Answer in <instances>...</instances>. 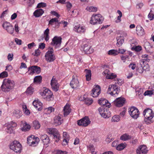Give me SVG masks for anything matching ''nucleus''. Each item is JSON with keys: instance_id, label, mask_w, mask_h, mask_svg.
Instances as JSON below:
<instances>
[{"instance_id": "obj_45", "label": "nucleus", "mask_w": 154, "mask_h": 154, "mask_svg": "<svg viewBox=\"0 0 154 154\" xmlns=\"http://www.w3.org/2000/svg\"><path fill=\"white\" fill-rule=\"evenodd\" d=\"M42 77L40 75L35 76L34 79V82L39 83L41 82Z\"/></svg>"}, {"instance_id": "obj_36", "label": "nucleus", "mask_w": 154, "mask_h": 154, "mask_svg": "<svg viewBox=\"0 0 154 154\" xmlns=\"http://www.w3.org/2000/svg\"><path fill=\"white\" fill-rule=\"evenodd\" d=\"M30 128V126L26 122L23 124V126L21 128V130L23 131H28Z\"/></svg>"}, {"instance_id": "obj_25", "label": "nucleus", "mask_w": 154, "mask_h": 154, "mask_svg": "<svg viewBox=\"0 0 154 154\" xmlns=\"http://www.w3.org/2000/svg\"><path fill=\"white\" fill-rule=\"evenodd\" d=\"M74 30L77 32L81 33L84 32L85 31V27L83 26H81L80 25H78L74 28Z\"/></svg>"}, {"instance_id": "obj_27", "label": "nucleus", "mask_w": 154, "mask_h": 154, "mask_svg": "<svg viewBox=\"0 0 154 154\" xmlns=\"http://www.w3.org/2000/svg\"><path fill=\"white\" fill-rule=\"evenodd\" d=\"M63 111L64 116H66L69 114L71 111V109L69 104H66V105L63 109Z\"/></svg>"}, {"instance_id": "obj_44", "label": "nucleus", "mask_w": 154, "mask_h": 154, "mask_svg": "<svg viewBox=\"0 0 154 154\" xmlns=\"http://www.w3.org/2000/svg\"><path fill=\"white\" fill-rule=\"evenodd\" d=\"M125 147V145L123 143L119 144L116 147V149L118 150H121Z\"/></svg>"}, {"instance_id": "obj_59", "label": "nucleus", "mask_w": 154, "mask_h": 154, "mask_svg": "<svg viewBox=\"0 0 154 154\" xmlns=\"http://www.w3.org/2000/svg\"><path fill=\"white\" fill-rule=\"evenodd\" d=\"M28 71H30L29 74L32 75L35 73L34 71L33 70H34L33 68H32L31 66L28 67Z\"/></svg>"}, {"instance_id": "obj_28", "label": "nucleus", "mask_w": 154, "mask_h": 154, "mask_svg": "<svg viewBox=\"0 0 154 154\" xmlns=\"http://www.w3.org/2000/svg\"><path fill=\"white\" fill-rule=\"evenodd\" d=\"M137 34L139 36H142L145 34L144 29L140 25H138L136 27Z\"/></svg>"}, {"instance_id": "obj_54", "label": "nucleus", "mask_w": 154, "mask_h": 154, "mask_svg": "<svg viewBox=\"0 0 154 154\" xmlns=\"http://www.w3.org/2000/svg\"><path fill=\"white\" fill-rule=\"evenodd\" d=\"M8 72L6 71H4L0 74V78H4L8 76Z\"/></svg>"}, {"instance_id": "obj_23", "label": "nucleus", "mask_w": 154, "mask_h": 154, "mask_svg": "<svg viewBox=\"0 0 154 154\" xmlns=\"http://www.w3.org/2000/svg\"><path fill=\"white\" fill-rule=\"evenodd\" d=\"M62 121L63 119L60 115L56 116L54 118V125L55 126L60 125L62 123Z\"/></svg>"}, {"instance_id": "obj_3", "label": "nucleus", "mask_w": 154, "mask_h": 154, "mask_svg": "<svg viewBox=\"0 0 154 154\" xmlns=\"http://www.w3.org/2000/svg\"><path fill=\"white\" fill-rule=\"evenodd\" d=\"M120 91V89L116 85H109L107 93L111 95L116 97Z\"/></svg>"}, {"instance_id": "obj_31", "label": "nucleus", "mask_w": 154, "mask_h": 154, "mask_svg": "<svg viewBox=\"0 0 154 154\" xmlns=\"http://www.w3.org/2000/svg\"><path fill=\"white\" fill-rule=\"evenodd\" d=\"M12 116L17 118H19L22 116V112L18 109L15 110L13 112Z\"/></svg>"}, {"instance_id": "obj_22", "label": "nucleus", "mask_w": 154, "mask_h": 154, "mask_svg": "<svg viewBox=\"0 0 154 154\" xmlns=\"http://www.w3.org/2000/svg\"><path fill=\"white\" fill-rule=\"evenodd\" d=\"M98 103L101 105L105 106L108 108L110 107L111 104L108 101L105 99H101L98 100Z\"/></svg>"}, {"instance_id": "obj_53", "label": "nucleus", "mask_w": 154, "mask_h": 154, "mask_svg": "<svg viewBox=\"0 0 154 154\" xmlns=\"http://www.w3.org/2000/svg\"><path fill=\"white\" fill-rule=\"evenodd\" d=\"M152 94H153L154 95V90H152L151 91H147L144 93L143 95L144 96H146Z\"/></svg>"}, {"instance_id": "obj_61", "label": "nucleus", "mask_w": 154, "mask_h": 154, "mask_svg": "<svg viewBox=\"0 0 154 154\" xmlns=\"http://www.w3.org/2000/svg\"><path fill=\"white\" fill-rule=\"evenodd\" d=\"M13 59V54H9L8 56V59L9 61H11Z\"/></svg>"}, {"instance_id": "obj_26", "label": "nucleus", "mask_w": 154, "mask_h": 154, "mask_svg": "<svg viewBox=\"0 0 154 154\" xmlns=\"http://www.w3.org/2000/svg\"><path fill=\"white\" fill-rule=\"evenodd\" d=\"M40 139L44 145H47L50 143V139L47 135L44 134L41 135Z\"/></svg>"}, {"instance_id": "obj_5", "label": "nucleus", "mask_w": 154, "mask_h": 154, "mask_svg": "<svg viewBox=\"0 0 154 154\" xmlns=\"http://www.w3.org/2000/svg\"><path fill=\"white\" fill-rule=\"evenodd\" d=\"M40 94L47 100L49 101L53 99V93L48 88L45 89Z\"/></svg>"}, {"instance_id": "obj_63", "label": "nucleus", "mask_w": 154, "mask_h": 154, "mask_svg": "<svg viewBox=\"0 0 154 154\" xmlns=\"http://www.w3.org/2000/svg\"><path fill=\"white\" fill-rule=\"evenodd\" d=\"M136 66V65L135 64L130 63L129 66L130 68H131L133 70H134Z\"/></svg>"}, {"instance_id": "obj_29", "label": "nucleus", "mask_w": 154, "mask_h": 154, "mask_svg": "<svg viewBox=\"0 0 154 154\" xmlns=\"http://www.w3.org/2000/svg\"><path fill=\"white\" fill-rule=\"evenodd\" d=\"M10 126L7 128L6 132L7 133L11 134L14 132L13 128L16 126V124L15 122H11L10 124Z\"/></svg>"}, {"instance_id": "obj_42", "label": "nucleus", "mask_w": 154, "mask_h": 154, "mask_svg": "<svg viewBox=\"0 0 154 154\" xmlns=\"http://www.w3.org/2000/svg\"><path fill=\"white\" fill-rule=\"evenodd\" d=\"M32 68H33L34 71V72L38 74L41 72V68L40 67H38L36 66H31Z\"/></svg>"}, {"instance_id": "obj_20", "label": "nucleus", "mask_w": 154, "mask_h": 154, "mask_svg": "<svg viewBox=\"0 0 154 154\" xmlns=\"http://www.w3.org/2000/svg\"><path fill=\"white\" fill-rule=\"evenodd\" d=\"M70 85L72 88H77L79 87V82L77 77L75 78L72 77V79L71 81Z\"/></svg>"}, {"instance_id": "obj_17", "label": "nucleus", "mask_w": 154, "mask_h": 154, "mask_svg": "<svg viewBox=\"0 0 154 154\" xmlns=\"http://www.w3.org/2000/svg\"><path fill=\"white\" fill-rule=\"evenodd\" d=\"M91 92V94L93 97H97L101 92L100 86L98 85H97L93 88Z\"/></svg>"}, {"instance_id": "obj_19", "label": "nucleus", "mask_w": 154, "mask_h": 154, "mask_svg": "<svg viewBox=\"0 0 154 154\" xmlns=\"http://www.w3.org/2000/svg\"><path fill=\"white\" fill-rule=\"evenodd\" d=\"M82 48L84 52L86 54H90L93 53L94 51L93 49L91 48V46L89 44H85L82 46Z\"/></svg>"}, {"instance_id": "obj_34", "label": "nucleus", "mask_w": 154, "mask_h": 154, "mask_svg": "<svg viewBox=\"0 0 154 154\" xmlns=\"http://www.w3.org/2000/svg\"><path fill=\"white\" fill-rule=\"evenodd\" d=\"M86 73L85 76L86 79L87 81H89L91 79V72L90 70L85 69V70Z\"/></svg>"}, {"instance_id": "obj_6", "label": "nucleus", "mask_w": 154, "mask_h": 154, "mask_svg": "<svg viewBox=\"0 0 154 154\" xmlns=\"http://www.w3.org/2000/svg\"><path fill=\"white\" fill-rule=\"evenodd\" d=\"M103 18L100 14H93L90 21V23L93 25L100 24L102 23Z\"/></svg>"}, {"instance_id": "obj_10", "label": "nucleus", "mask_w": 154, "mask_h": 154, "mask_svg": "<svg viewBox=\"0 0 154 154\" xmlns=\"http://www.w3.org/2000/svg\"><path fill=\"white\" fill-rule=\"evenodd\" d=\"M100 115L103 118H106L111 116L110 112L108 109H105L104 106H101L98 109Z\"/></svg>"}, {"instance_id": "obj_8", "label": "nucleus", "mask_w": 154, "mask_h": 154, "mask_svg": "<svg viewBox=\"0 0 154 154\" xmlns=\"http://www.w3.org/2000/svg\"><path fill=\"white\" fill-rule=\"evenodd\" d=\"M39 140L38 137H35L33 135H32L27 138V143L30 146H36L38 144Z\"/></svg>"}, {"instance_id": "obj_47", "label": "nucleus", "mask_w": 154, "mask_h": 154, "mask_svg": "<svg viewBox=\"0 0 154 154\" xmlns=\"http://www.w3.org/2000/svg\"><path fill=\"white\" fill-rule=\"evenodd\" d=\"M34 91V89L32 87H29L27 89L26 92L29 95L32 94Z\"/></svg>"}, {"instance_id": "obj_60", "label": "nucleus", "mask_w": 154, "mask_h": 154, "mask_svg": "<svg viewBox=\"0 0 154 154\" xmlns=\"http://www.w3.org/2000/svg\"><path fill=\"white\" fill-rule=\"evenodd\" d=\"M15 41L17 45H21L22 43V40L18 38H16L15 39Z\"/></svg>"}, {"instance_id": "obj_9", "label": "nucleus", "mask_w": 154, "mask_h": 154, "mask_svg": "<svg viewBox=\"0 0 154 154\" xmlns=\"http://www.w3.org/2000/svg\"><path fill=\"white\" fill-rule=\"evenodd\" d=\"M138 72L142 73L143 70L148 71L149 70V65L146 63L144 60H141L140 61V64L138 68Z\"/></svg>"}, {"instance_id": "obj_43", "label": "nucleus", "mask_w": 154, "mask_h": 154, "mask_svg": "<svg viewBox=\"0 0 154 154\" xmlns=\"http://www.w3.org/2000/svg\"><path fill=\"white\" fill-rule=\"evenodd\" d=\"M33 127L35 129H38L40 128V125L38 121H35L33 122Z\"/></svg>"}, {"instance_id": "obj_48", "label": "nucleus", "mask_w": 154, "mask_h": 154, "mask_svg": "<svg viewBox=\"0 0 154 154\" xmlns=\"http://www.w3.org/2000/svg\"><path fill=\"white\" fill-rule=\"evenodd\" d=\"M88 149L91 151L92 154H96V152L94 151V146L92 145H90L88 147Z\"/></svg>"}, {"instance_id": "obj_57", "label": "nucleus", "mask_w": 154, "mask_h": 154, "mask_svg": "<svg viewBox=\"0 0 154 154\" xmlns=\"http://www.w3.org/2000/svg\"><path fill=\"white\" fill-rule=\"evenodd\" d=\"M41 52L39 49L36 50L35 51V53H33L32 54L35 56H38L40 54Z\"/></svg>"}, {"instance_id": "obj_16", "label": "nucleus", "mask_w": 154, "mask_h": 154, "mask_svg": "<svg viewBox=\"0 0 154 154\" xmlns=\"http://www.w3.org/2000/svg\"><path fill=\"white\" fill-rule=\"evenodd\" d=\"M125 99L123 97H118L114 101V104L116 106L120 107L122 106L125 103Z\"/></svg>"}, {"instance_id": "obj_1", "label": "nucleus", "mask_w": 154, "mask_h": 154, "mask_svg": "<svg viewBox=\"0 0 154 154\" xmlns=\"http://www.w3.org/2000/svg\"><path fill=\"white\" fill-rule=\"evenodd\" d=\"M15 83L13 80L9 79H5L3 81L1 88L3 91L8 92L12 89Z\"/></svg>"}, {"instance_id": "obj_13", "label": "nucleus", "mask_w": 154, "mask_h": 154, "mask_svg": "<svg viewBox=\"0 0 154 154\" xmlns=\"http://www.w3.org/2000/svg\"><path fill=\"white\" fill-rule=\"evenodd\" d=\"M61 40L62 38L60 37L54 36L52 39L51 45L55 48L59 49L61 45Z\"/></svg>"}, {"instance_id": "obj_32", "label": "nucleus", "mask_w": 154, "mask_h": 154, "mask_svg": "<svg viewBox=\"0 0 154 154\" xmlns=\"http://www.w3.org/2000/svg\"><path fill=\"white\" fill-rule=\"evenodd\" d=\"M117 43L116 45L118 47H120L121 46L124 42V39L122 36L117 37L116 38Z\"/></svg>"}, {"instance_id": "obj_15", "label": "nucleus", "mask_w": 154, "mask_h": 154, "mask_svg": "<svg viewBox=\"0 0 154 154\" xmlns=\"http://www.w3.org/2000/svg\"><path fill=\"white\" fill-rule=\"evenodd\" d=\"M90 123L91 121L88 116H85L78 121V125L84 127L88 126Z\"/></svg>"}, {"instance_id": "obj_56", "label": "nucleus", "mask_w": 154, "mask_h": 154, "mask_svg": "<svg viewBox=\"0 0 154 154\" xmlns=\"http://www.w3.org/2000/svg\"><path fill=\"white\" fill-rule=\"evenodd\" d=\"M46 6V3L43 2H41L38 3V4L37 7L38 8L44 7H45Z\"/></svg>"}, {"instance_id": "obj_39", "label": "nucleus", "mask_w": 154, "mask_h": 154, "mask_svg": "<svg viewBox=\"0 0 154 154\" xmlns=\"http://www.w3.org/2000/svg\"><path fill=\"white\" fill-rule=\"evenodd\" d=\"M108 54L113 56H116L119 54L118 51L116 50H111L108 52Z\"/></svg>"}, {"instance_id": "obj_52", "label": "nucleus", "mask_w": 154, "mask_h": 154, "mask_svg": "<svg viewBox=\"0 0 154 154\" xmlns=\"http://www.w3.org/2000/svg\"><path fill=\"white\" fill-rule=\"evenodd\" d=\"M54 108L52 107H50L45 109V110L47 111L48 114H50L52 112H54Z\"/></svg>"}, {"instance_id": "obj_49", "label": "nucleus", "mask_w": 154, "mask_h": 154, "mask_svg": "<svg viewBox=\"0 0 154 154\" xmlns=\"http://www.w3.org/2000/svg\"><path fill=\"white\" fill-rule=\"evenodd\" d=\"M24 1L29 7L31 6L34 3V0H24Z\"/></svg>"}, {"instance_id": "obj_51", "label": "nucleus", "mask_w": 154, "mask_h": 154, "mask_svg": "<svg viewBox=\"0 0 154 154\" xmlns=\"http://www.w3.org/2000/svg\"><path fill=\"white\" fill-rule=\"evenodd\" d=\"M142 57L143 58H144V59H142V60H144L145 62H149L150 60V59L149 58V56L147 54H145L143 55Z\"/></svg>"}, {"instance_id": "obj_35", "label": "nucleus", "mask_w": 154, "mask_h": 154, "mask_svg": "<svg viewBox=\"0 0 154 154\" xmlns=\"http://www.w3.org/2000/svg\"><path fill=\"white\" fill-rule=\"evenodd\" d=\"M49 29L47 28L44 32V34L45 37V40L46 41H48L49 39Z\"/></svg>"}, {"instance_id": "obj_18", "label": "nucleus", "mask_w": 154, "mask_h": 154, "mask_svg": "<svg viewBox=\"0 0 154 154\" xmlns=\"http://www.w3.org/2000/svg\"><path fill=\"white\" fill-rule=\"evenodd\" d=\"M51 85L53 90L55 91H58L59 85L57 82V80L55 79L54 76L51 80Z\"/></svg>"}, {"instance_id": "obj_37", "label": "nucleus", "mask_w": 154, "mask_h": 154, "mask_svg": "<svg viewBox=\"0 0 154 154\" xmlns=\"http://www.w3.org/2000/svg\"><path fill=\"white\" fill-rule=\"evenodd\" d=\"M131 138V137L130 136L126 134L121 136L120 137V139L122 140L126 141L130 139Z\"/></svg>"}, {"instance_id": "obj_64", "label": "nucleus", "mask_w": 154, "mask_h": 154, "mask_svg": "<svg viewBox=\"0 0 154 154\" xmlns=\"http://www.w3.org/2000/svg\"><path fill=\"white\" fill-rule=\"evenodd\" d=\"M56 154H66V151L58 150L57 151Z\"/></svg>"}, {"instance_id": "obj_41", "label": "nucleus", "mask_w": 154, "mask_h": 154, "mask_svg": "<svg viewBox=\"0 0 154 154\" xmlns=\"http://www.w3.org/2000/svg\"><path fill=\"white\" fill-rule=\"evenodd\" d=\"M86 10L89 12H96L97 10V8L93 6L88 7L86 8Z\"/></svg>"}, {"instance_id": "obj_33", "label": "nucleus", "mask_w": 154, "mask_h": 154, "mask_svg": "<svg viewBox=\"0 0 154 154\" xmlns=\"http://www.w3.org/2000/svg\"><path fill=\"white\" fill-rule=\"evenodd\" d=\"M44 11L42 9H39L36 10L33 13L34 16L36 17H38L41 16L44 13Z\"/></svg>"}, {"instance_id": "obj_30", "label": "nucleus", "mask_w": 154, "mask_h": 154, "mask_svg": "<svg viewBox=\"0 0 154 154\" xmlns=\"http://www.w3.org/2000/svg\"><path fill=\"white\" fill-rule=\"evenodd\" d=\"M108 70H105L103 72L106 75V78L107 79H112L116 77V75L113 73H108Z\"/></svg>"}, {"instance_id": "obj_21", "label": "nucleus", "mask_w": 154, "mask_h": 154, "mask_svg": "<svg viewBox=\"0 0 154 154\" xmlns=\"http://www.w3.org/2000/svg\"><path fill=\"white\" fill-rule=\"evenodd\" d=\"M148 151L146 146L144 145L140 146L136 150L137 154H146Z\"/></svg>"}, {"instance_id": "obj_62", "label": "nucleus", "mask_w": 154, "mask_h": 154, "mask_svg": "<svg viewBox=\"0 0 154 154\" xmlns=\"http://www.w3.org/2000/svg\"><path fill=\"white\" fill-rule=\"evenodd\" d=\"M69 140V139H68L67 138H64L63 139V141L62 143V145L63 146H65L67 144Z\"/></svg>"}, {"instance_id": "obj_46", "label": "nucleus", "mask_w": 154, "mask_h": 154, "mask_svg": "<svg viewBox=\"0 0 154 154\" xmlns=\"http://www.w3.org/2000/svg\"><path fill=\"white\" fill-rule=\"evenodd\" d=\"M58 22V19L57 18H52L50 20L49 22V24L51 25H53V23H55V24H56V22Z\"/></svg>"}, {"instance_id": "obj_11", "label": "nucleus", "mask_w": 154, "mask_h": 154, "mask_svg": "<svg viewBox=\"0 0 154 154\" xmlns=\"http://www.w3.org/2000/svg\"><path fill=\"white\" fill-rule=\"evenodd\" d=\"M129 115L133 119H137L139 116L140 112L136 107L132 106L128 109Z\"/></svg>"}, {"instance_id": "obj_24", "label": "nucleus", "mask_w": 154, "mask_h": 154, "mask_svg": "<svg viewBox=\"0 0 154 154\" xmlns=\"http://www.w3.org/2000/svg\"><path fill=\"white\" fill-rule=\"evenodd\" d=\"M34 106L39 111L41 110L42 108V104L38 100H34L32 103Z\"/></svg>"}, {"instance_id": "obj_58", "label": "nucleus", "mask_w": 154, "mask_h": 154, "mask_svg": "<svg viewBox=\"0 0 154 154\" xmlns=\"http://www.w3.org/2000/svg\"><path fill=\"white\" fill-rule=\"evenodd\" d=\"M45 44L43 43H40L39 44L38 48L42 49H44L45 47Z\"/></svg>"}, {"instance_id": "obj_50", "label": "nucleus", "mask_w": 154, "mask_h": 154, "mask_svg": "<svg viewBox=\"0 0 154 154\" xmlns=\"http://www.w3.org/2000/svg\"><path fill=\"white\" fill-rule=\"evenodd\" d=\"M132 49L136 51L139 52L142 50V48L141 46L139 45L133 47Z\"/></svg>"}, {"instance_id": "obj_14", "label": "nucleus", "mask_w": 154, "mask_h": 154, "mask_svg": "<svg viewBox=\"0 0 154 154\" xmlns=\"http://www.w3.org/2000/svg\"><path fill=\"white\" fill-rule=\"evenodd\" d=\"M2 26L9 33L11 34L13 33L14 28L10 23L7 22H4L2 24Z\"/></svg>"}, {"instance_id": "obj_4", "label": "nucleus", "mask_w": 154, "mask_h": 154, "mask_svg": "<svg viewBox=\"0 0 154 154\" xmlns=\"http://www.w3.org/2000/svg\"><path fill=\"white\" fill-rule=\"evenodd\" d=\"M54 51L53 48L49 47V50L45 53V59L48 62H51L55 60V57L53 54Z\"/></svg>"}, {"instance_id": "obj_7", "label": "nucleus", "mask_w": 154, "mask_h": 154, "mask_svg": "<svg viewBox=\"0 0 154 154\" xmlns=\"http://www.w3.org/2000/svg\"><path fill=\"white\" fill-rule=\"evenodd\" d=\"M10 148L16 153H20L21 150V145L20 143L17 141H14L13 142L10 144Z\"/></svg>"}, {"instance_id": "obj_2", "label": "nucleus", "mask_w": 154, "mask_h": 154, "mask_svg": "<svg viewBox=\"0 0 154 154\" xmlns=\"http://www.w3.org/2000/svg\"><path fill=\"white\" fill-rule=\"evenodd\" d=\"M143 115L145 117L144 122L146 124H150L152 122L151 119L154 117V114L151 109L150 108L145 109L143 112Z\"/></svg>"}, {"instance_id": "obj_38", "label": "nucleus", "mask_w": 154, "mask_h": 154, "mask_svg": "<svg viewBox=\"0 0 154 154\" xmlns=\"http://www.w3.org/2000/svg\"><path fill=\"white\" fill-rule=\"evenodd\" d=\"M83 100L84 101L86 104L89 105L91 104L93 102V100L92 99L89 98L85 97L83 98Z\"/></svg>"}, {"instance_id": "obj_12", "label": "nucleus", "mask_w": 154, "mask_h": 154, "mask_svg": "<svg viewBox=\"0 0 154 154\" xmlns=\"http://www.w3.org/2000/svg\"><path fill=\"white\" fill-rule=\"evenodd\" d=\"M47 132L49 134L53 135L56 142L59 141L60 135L57 130L55 128H50L48 129Z\"/></svg>"}, {"instance_id": "obj_40", "label": "nucleus", "mask_w": 154, "mask_h": 154, "mask_svg": "<svg viewBox=\"0 0 154 154\" xmlns=\"http://www.w3.org/2000/svg\"><path fill=\"white\" fill-rule=\"evenodd\" d=\"M120 120V117L119 116L114 115L112 118L111 122H118Z\"/></svg>"}, {"instance_id": "obj_55", "label": "nucleus", "mask_w": 154, "mask_h": 154, "mask_svg": "<svg viewBox=\"0 0 154 154\" xmlns=\"http://www.w3.org/2000/svg\"><path fill=\"white\" fill-rule=\"evenodd\" d=\"M152 11L151 10L148 15V17L150 20H152L154 18V15L152 13Z\"/></svg>"}]
</instances>
